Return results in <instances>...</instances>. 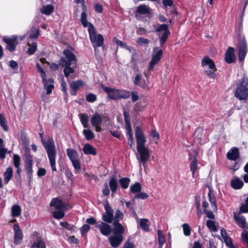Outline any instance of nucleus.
Instances as JSON below:
<instances>
[{
    "instance_id": "nucleus-34",
    "label": "nucleus",
    "mask_w": 248,
    "mask_h": 248,
    "mask_svg": "<svg viewBox=\"0 0 248 248\" xmlns=\"http://www.w3.org/2000/svg\"><path fill=\"white\" fill-rule=\"evenodd\" d=\"M80 120L83 126L85 128L88 126V116L86 114L81 113L79 114Z\"/></svg>"
},
{
    "instance_id": "nucleus-48",
    "label": "nucleus",
    "mask_w": 248,
    "mask_h": 248,
    "mask_svg": "<svg viewBox=\"0 0 248 248\" xmlns=\"http://www.w3.org/2000/svg\"><path fill=\"white\" fill-rule=\"evenodd\" d=\"M247 213H248V197L246 200L245 203L241 205L239 210V214Z\"/></svg>"
},
{
    "instance_id": "nucleus-22",
    "label": "nucleus",
    "mask_w": 248,
    "mask_h": 248,
    "mask_svg": "<svg viewBox=\"0 0 248 248\" xmlns=\"http://www.w3.org/2000/svg\"><path fill=\"white\" fill-rule=\"evenodd\" d=\"M134 84L135 85L139 86L142 88H146L148 85L145 80L142 78L141 75L140 74H137L136 76Z\"/></svg>"
},
{
    "instance_id": "nucleus-2",
    "label": "nucleus",
    "mask_w": 248,
    "mask_h": 248,
    "mask_svg": "<svg viewBox=\"0 0 248 248\" xmlns=\"http://www.w3.org/2000/svg\"><path fill=\"white\" fill-rule=\"evenodd\" d=\"M235 96L240 100L248 99V79L243 78L237 85L234 92Z\"/></svg>"
},
{
    "instance_id": "nucleus-36",
    "label": "nucleus",
    "mask_w": 248,
    "mask_h": 248,
    "mask_svg": "<svg viewBox=\"0 0 248 248\" xmlns=\"http://www.w3.org/2000/svg\"><path fill=\"white\" fill-rule=\"evenodd\" d=\"M7 150L4 147L3 141L2 139L0 138V158L3 159L5 157L6 153Z\"/></svg>"
},
{
    "instance_id": "nucleus-27",
    "label": "nucleus",
    "mask_w": 248,
    "mask_h": 248,
    "mask_svg": "<svg viewBox=\"0 0 248 248\" xmlns=\"http://www.w3.org/2000/svg\"><path fill=\"white\" fill-rule=\"evenodd\" d=\"M234 218L236 221L237 224L241 228H247L246 219L244 217H238L236 215L234 216Z\"/></svg>"
},
{
    "instance_id": "nucleus-35",
    "label": "nucleus",
    "mask_w": 248,
    "mask_h": 248,
    "mask_svg": "<svg viewBox=\"0 0 248 248\" xmlns=\"http://www.w3.org/2000/svg\"><path fill=\"white\" fill-rule=\"evenodd\" d=\"M158 234V241L159 245L160 248H161L163 245L165 243L166 241V239L164 235L161 230H158L157 232Z\"/></svg>"
},
{
    "instance_id": "nucleus-57",
    "label": "nucleus",
    "mask_w": 248,
    "mask_h": 248,
    "mask_svg": "<svg viewBox=\"0 0 248 248\" xmlns=\"http://www.w3.org/2000/svg\"><path fill=\"white\" fill-rule=\"evenodd\" d=\"M14 164L16 168H18L20 166V158L17 155H14Z\"/></svg>"
},
{
    "instance_id": "nucleus-63",
    "label": "nucleus",
    "mask_w": 248,
    "mask_h": 248,
    "mask_svg": "<svg viewBox=\"0 0 248 248\" xmlns=\"http://www.w3.org/2000/svg\"><path fill=\"white\" fill-rule=\"evenodd\" d=\"M90 229V227L87 224L84 225L80 229V232L82 235L86 233Z\"/></svg>"
},
{
    "instance_id": "nucleus-18",
    "label": "nucleus",
    "mask_w": 248,
    "mask_h": 248,
    "mask_svg": "<svg viewBox=\"0 0 248 248\" xmlns=\"http://www.w3.org/2000/svg\"><path fill=\"white\" fill-rule=\"evenodd\" d=\"M42 80L44 83V89L46 91V94H49L52 93V90L54 88L53 84L54 80L52 78L46 79V77L42 78Z\"/></svg>"
},
{
    "instance_id": "nucleus-59",
    "label": "nucleus",
    "mask_w": 248,
    "mask_h": 248,
    "mask_svg": "<svg viewBox=\"0 0 248 248\" xmlns=\"http://www.w3.org/2000/svg\"><path fill=\"white\" fill-rule=\"evenodd\" d=\"M125 205L127 208L130 209V210L131 211L133 215L136 217L137 216V214L135 211L134 206L132 205L131 202L129 201L125 202Z\"/></svg>"
},
{
    "instance_id": "nucleus-12",
    "label": "nucleus",
    "mask_w": 248,
    "mask_h": 248,
    "mask_svg": "<svg viewBox=\"0 0 248 248\" xmlns=\"http://www.w3.org/2000/svg\"><path fill=\"white\" fill-rule=\"evenodd\" d=\"M3 40L7 44V49L11 52L15 49L16 46L18 44L17 37L15 36L10 38L4 37Z\"/></svg>"
},
{
    "instance_id": "nucleus-43",
    "label": "nucleus",
    "mask_w": 248,
    "mask_h": 248,
    "mask_svg": "<svg viewBox=\"0 0 248 248\" xmlns=\"http://www.w3.org/2000/svg\"><path fill=\"white\" fill-rule=\"evenodd\" d=\"M83 85V82L81 80H77L72 82L70 84L71 87L73 90L77 91L79 87Z\"/></svg>"
},
{
    "instance_id": "nucleus-46",
    "label": "nucleus",
    "mask_w": 248,
    "mask_h": 248,
    "mask_svg": "<svg viewBox=\"0 0 248 248\" xmlns=\"http://www.w3.org/2000/svg\"><path fill=\"white\" fill-rule=\"evenodd\" d=\"M130 96V93L126 91H120L119 90L118 99L123 98L127 99Z\"/></svg>"
},
{
    "instance_id": "nucleus-17",
    "label": "nucleus",
    "mask_w": 248,
    "mask_h": 248,
    "mask_svg": "<svg viewBox=\"0 0 248 248\" xmlns=\"http://www.w3.org/2000/svg\"><path fill=\"white\" fill-rule=\"evenodd\" d=\"M247 52V46L246 41L244 38H243L239 45V60L240 61L242 62L244 60Z\"/></svg>"
},
{
    "instance_id": "nucleus-10",
    "label": "nucleus",
    "mask_w": 248,
    "mask_h": 248,
    "mask_svg": "<svg viewBox=\"0 0 248 248\" xmlns=\"http://www.w3.org/2000/svg\"><path fill=\"white\" fill-rule=\"evenodd\" d=\"M25 157L26 173L28 177L31 178L32 173V156L31 155L29 151H26Z\"/></svg>"
},
{
    "instance_id": "nucleus-55",
    "label": "nucleus",
    "mask_w": 248,
    "mask_h": 248,
    "mask_svg": "<svg viewBox=\"0 0 248 248\" xmlns=\"http://www.w3.org/2000/svg\"><path fill=\"white\" fill-rule=\"evenodd\" d=\"M64 210H59L58 211H54L53 213V216L57 219H61L64 216Z\"/></svg>"
},
{
    "instance_id": "nucleus-11",
    "label": "nucleus",
    "mask_w": 248,
    "mask_h": 248,
    "mask_svg": "<svg viewBox=\"0 0 248 248\" xmlns=\"http://www.w3.org/2000/svg\"><path fill=\"white\" fill-rule=\"evenodd\" d=\"M135 136L137 141V147L145 146L146 139L143 131L139 127L136 128Z\"/></svg>"
},
{
    "instance_id": "nucleus-20",
    "label": "nucleus",
    "mask_w": 248,
    "mask_h": 248,
    "mask_svg": "<svg viewBox=\"0 0 248 248\" xmlns=\"http://www.w3.org/2000/svg\"><path fill=\"white\" fill-rule=\"evenodd\" d=\"M50 205L54 207L56 209L58 210H65L66 208L65 204L58 198L53 199Z\"/></svg>"
},
{
    "instance_id": "nucleus-9",
    "label": "nucleus",
    "mask_w": 248,
    "mask_h": 248,
    "mask_svg": "<svg viewBox=\"0 0 248 248\" xmlns=\"http://www.w3.org/2000/svg\"><path fill=\"white\" fill-rule=\"evenodd\" d=\"M104 207L105 212L102 215V219L105 222L111 223L114 218L113 211L108 201L104 203Z\"/></svg>"
},
{
    "instance_id": "nucleus-47",
    "label": "nucleus",
    "mask_w": 248,
    "mask_h": 248,
    "mask_svg": "<svg viewBox=\"0 0 248 248\" xmlns=\"http://www.w3.org/2000/svg\"><path fill=\"white\" fill-rule=\"evenodd\" d=\"M83 134L87 140H90L94 137V134L93 132L89 129H85L83 131Z\"/></svg>"
},
{
    "instance_id": "nucleus-26",
    "label": "nucleus",
    "mask_w": 248,
    "mask_h": 248,
    "mask_svg": "<svg viewBox=\"0 0 248 248\" xmlns=\"http://www.w3.org/2000/svg\"><path fill=\"white\" fill-rule=\"evenodd\" d=\"M4 182L5 184H7L11 179L13 176V169L12 167H8L4 173Z\"/></svg>"
},
{
    "instance_id": "nucleus-16",
    "label": "nucleus",
    "mask_w": 248,
    "mask_h": 248,
    "mask_svg": "<svg viewBox=\"0 0 248 248\" xmlns=\"http://www.w3.org/2000/svg\"><path fill=\"white\" fill-rule=\"evenodd\" d=\"M102 88L107 93L108 97L110 99H118L119 90L106 87L103 85H102Z\"/></svg>"
},
{
    "instance_id": "nucleus-25",
    "label": "nucleus",
    "mask_w": 248,
    "mask_h": 248,
    "mask_svg": "<svg viewBox=\"0 0 248 248\" xmlns=\"http://www.w3.org/2000/svg\"><path fill=\"white\" fill-rule=\"evenodd\" d=\"M54 6L51 4L44 5L40 9V12L46 16L50 15L54 11Z\"/></svg>"
},
{
    "instance_id": "nucleus-7",
    "label": "nucleus",
    "mask_w": 248,
    "mask_h": 248,
    "mask_svg": "<svg viewBox=\"0 0 248 248\" xmlns=\"http://www.w3.org/2000/svg\"><path fill=\"white\" fill-rule=\"evenodd\" d=\"M138 153L136 155L137 158L140 164H145L150 158V151L149 149L145 146L137 147Z\"/></svg>"
},
{
    "instance_id": "nucleus-39",
    "label": "nucleus",
    "mask_w": 248,
    "mask_h": 248,
    "mask_svg": "<svg viewBox=\"0 0 248 248\" xmlns=\"http://www.w3.org/2000/svg\"><path fill=\"white\" fill-rule=\"evenodd\" d=\"M140 226L142 229L144 231H149V223L148 220L146 218L141 219L140 222Z\"/></svg>"
},
{
    "instance_id": "nucleus-8",
    "label": "nucleus",
    "mask_w": 248,
    "mask_h": 248,
    "mask_svg": "<svg viewBox=\"0 0 248 248\" xmlns=\"http://www.w3.org/2000/svg\"><path fill=\"white\" fill-rule=\"evenodd\" d=\"M168 28L169 27L168 25L162 24L159 25L155 29L156 31L157 32H160L161 31H164L163 33L161 35L160 34L158 35L159 38L160 47H162L164 46L170 34V31Z\"/></svg>"
},
{
    "instance_id": "nucleus-62",
    "label": "nucleus",
    "mask_w": 248,
    "mask_h": 248,
    "mask_svg": "<svg viewBox=\"0 0 248 248\" xmlns=\"http://www.w3.org/2000/svg\"><path fill=\"white\" fill-rule=\"evenodd\" d=\"M150 134L153 138H155V143H157V140L159 139V135L158 132L152 130L150 132Z\"/></svg>"
},
{
    "instance_id": "nucleus-60",
    "label": "nucleus",
    "mask_w": 248,
    "mask_h": 248,
    "mask_svg": "<svg viewBox=\"0 0 248 248\" xmlns=\"http://www.w3.org/2000/svg\"><path fill=\"white\" fill-rule=\"evenodd\" d=\"M224 241L226 244V245L229 248H235L233 247L232 243V241L231 238L230 237H227L226 238L224 239Z\"/></svg>"
},
{
    "instance_id": "nucleus-38",
    "label": "nucleus",
    "mask_w": 248,
    "mask_h": 248,
    "mask_svg": "<svg viewBox=\"0 0 248 248\" xmlns=\"http://www.w3.org/2000/svg\"><path fill=\"white\" fill-rule=\"evenodd\" d=\"M21 208L18 205H14L12 207V215L13 217H18L21 214Z\"/></svg>"
},
{
    "instance_id": "nucleus-23",
    "label": "nucleus",
    "mask_w": 248,
    "mask_h": 248,
    "mask_svg": "<svg viewBox=\"0 0 248 248\" xmlns=\"http://www.w3.org/2000/svg\"><path fill=\"white\" fill-rule=\"evenodd\" d=\"M227 157L229 160H235L239 157V150L237 148L231 149L227 154Z\"/></svg>"
},
{
    "instance_id": "nucleus-50",
    "label": "nucleus",
    "mask_w": 248,
    "mask_h": 248,
    "mask_svg": "<svg viewBox=\"0 0 248 248\" xmlns=\"http://www.w3.org/2000/svg\"><path fill=\"white\" fill-rule=\"evenodd\" d=\"M71 66H64L65 68L63 70L64 76L67 78H69V76L71 74L74 72V70L73 68L70 67Z\"/></svg>"
},
{
    "instance_id": "nucleus-42",
    "label": "nucleus",
    "mask_w": 248,
    "mask_h": 248,
    "mask_svg": "<svg viewBox=\"0 0 248 248\" xmlns=\"http://www.w3.org/2000/svg\"><path fill=\"white\" fill-rule=\"evenodd\" d=\"M136 42L139 45L145 46H147L150 43L148 39L142 37L138 38Z\"/></svg>"
},
{
    "instance_id": "nucleus-56",
    "label": "nucleus",
    "mask_w": 248,
    "mask_h": 248,
    "mask_svg": "<svg viewBox=\"0 0 248 248\" xmlns=\"http://www.w3.org/2000/svg\"><path fill=\"white\" fill-rule=\"evenodd\" d=\"M148 195L145 192H140L134 197V199H140L145 200L148 198Z\"/></svg>"
},
{
    "instance_id": "nucleus-32",
    "label": "nucleus",
    "mask_w": 248,
    "mask_h": 248,
    "mask_svg": "<svg viewBox=\"0 0 248 248\" xmlns=\"http://www.w3.org/2000/svg\"><path fill=\"white\" fill-rule=\"evenodd\" d=\"M209 200L210 202L211 206L214 210H217V207L216 205V201L214 194L211 191L208 193Z\"/></svg>"
},
{
    "instance_id": "nucleus-61",
    "label": "nucleus",
    "mask_w": 248,
    "mask_h": 248,
    "mask_svg": "<svg viewBox=\"0 0 248 248\" xmlns=\"http://www.w3.org/2000/svg\"><path fill=\"white\" fill-rule=\"evenodd\" d=\"M86 100L89 102H93L96 100V96L93 93H90L86 96Z\"/></svg>"
},
{
    "instance_id": "nucleus-30",
    "label": "nucleus",
    "mask_w": 248,
    "mask_h": 248,
    "mask_svg": "<svg viewBox=\"0 0 248 248\" xmlns=\"http://www.w3.org/2000/svg\"><path fill=\"white\" fill-rule=\"evenodd\" d=\"M114 226V233L115 234L118 235L121 234L124 232V228L123 226L119 222H113Z\"/></svg>"
},
{
    "instance_id": "nucleus-24",
    "label": "nucleus",
    "mask_w": 248,
    "mask_h": 248,
    "mask_svg": "<svg viewBox=\"0 0 248 248\" xmlns=\"http://www.w3.org/2000/svg\"><path fill=\"white\" fill-rule=\"evenodd\" d=\"M83 151L86 155H96L95 149L91 144L86 143L84 145Z\"/></svg>"
},
{
    "instance_id": "nucleus-28",
    "label": "nucleus",
    "mask_w": 248,
    "mask_h": 248,
    "mask_svg": "<svg viewBox=\"0 0 248 248\" xmlns=\"http://www.w3.org/2000/svg\"><path fill=\"white\" fill-rule=\"evenodd\" d=\"M243 181L239 178L233 179L231 182V186L234 189H239L243 186Z\"/></svg>"
},
{
    "instance_id": "nucleus-40",
    "label": "nucleus",
    "mask_w": 248,
    "mask_h": 248,
    "mask_svg": "<svg viewBox=\"0 0 248 248\" xmlns=\"http://www.w3.org/2000/svg\"><path fill=\"white\" fill-rule=\"evenodd\" d=\"M141 187L139 183H136L130 186V190L133 193H138L141 191Z\"/></svg>"
},
{
    "instance_id": "nucleus-1",
    "label": "nucleus",
    "mask_w": 248,
    "mask_h": 248,
    "mask_svg": "<svg viewBox=\"0 0 248 248\" xmlns=\"http://www.w3.org/2000/svg\"><path fill=\"white\" fill-rule=\"evenodd\" d=\"M42 142L46 150L51 170L53 171H56V159L57 151L54 141L52 138H49L46 140L43 138L42 134H40Z\"/></svg>"
},
{
    "instance_id": "nucleus-53",
    "label": "nucleus",
    "mask_w": 248,
    "mask_h": 248,
    "mask_svg": "<svg viewBox=\"0 0 248 248\" xmlns=\"http://www.w3.org/2000/svg\"><path fill=\"white\" fill-rule=\"evenodd\" d=\"M46 248L45 243L41 240H39L32 245V248Z\"/></svg>"
},
{
    "instance_id": "nucleus-52",
    "label": "nucleus",
    "mask_w": 248,
    "mask_h": 248,
    "mask_svg": "<svg viewBox=\"0 0 248 248\" xmlns=\"http://www.w3.org/2000/svg\"><path fill=\"white\" fill-rule=\"evenodd\" d=\"M29 46V47L28 49L27 52L30 55H31L33 54L37 49V46L35 43H32L31 45H30L29 43L28 44Z\"/></svg>"
},
{
    "instance_id": "nucleus-49",
    "label": "nucleus",
    "mask_w": 248,
    "mask_h": 248,
    "mask_svg": "<svg viewBox=\"0 0 248 248\" xmlns=\"http://www.w3.org/2000/svg\"><path fill=\"white\" fill-rule=\"evenodd\" d=\"M184 234L186 236H189L191 234V229L189 225L187 223H184L182 225Z\"/></svg>"
},
{
    "instance_id": "nucleus-5",
    "label": "nucleus",
    "mask_w": 248,
    "mask_h": 248,
    "mask_svg": "<svg viewBox=\"0 0 248 248\" xmlns=\"http://www.w3.org/2000/svg\"><path fill=\"white\" fill-rule=\"evenodd\" d=\"M64 57L61 58L59 65L62 67L71 66L76 63V58L75 55L68 49L63 51Z\"/></svg>"
},
{
    "instance_id": "nucleus-45",
    "label": "nucleus",
    "mask_w": 248,
    "mask_h": 248,
    "mask_svg": "<svg viewBox=\"0 0 248 248\" xmlns=\"http://www.w3.org/2000/svg\"><path fill=\"white\" fill-rule=\"evenodd\" d=\"M119 182L122 187L124 189H126L129 186L130 179L128 178H123L120 179Z\"/></svg>"
},
{
    "instance_id": "nucleus-64",
    "label": "nucleus",
    "mask_w": 248,
    "mask_h": 248,
    "mask_svg": "<svg viewBox=\"0 0 248 248\" xmlns=\"http://www.w3.org/2000/svg\"><path fill=\"white\" fill-rule=\"evenodd\" d=\"M242 238L243 241L246 244H248V232L244 231L242 233Z\"/></svg>"
},
{
    "instance_id": "nucleus-44",
    "label": "nucleus",
    "mask_w": 248,
    "mask_h": 248,
    "mask_svg": "<svg viewBox=\"0 0 248 248\" xmlns=\"http://www.w3.org/2000/svg\"><path fill=\"white\" fill-rule=\"evenodd\" d=\"M206 225L211 231L214 232H217V229L214 221L208 220L206 222Z\"/></svg>"
},
{
    "instance_id": "nucleus-33",
    "label": "nucleus",
    "mask_w": 248,
    "mask_h": 248,
    "mask_svg": "<svg viewBox=\"0 0 248 248\" xmlns=\"http://www.w3.org/2000/svg\"><path fill=\"white\" fill-rule=\"evenodd\" d=\"M124 217V215L123 212L119 209L116 210L113 218V222H119V221L123 219Z\"/></svg>"
},
{
    "instance_id": "nucleus-21",
    "label": "nucleus",
    "mask_w": 248,
    "mask_h": 248,
    "mask_svg": "<svg viewBox=\"0 0 248 248\" xmlns=\"http://www.w3.org/2000/svg\"><path fill=\"white\" fill-rule=\"evenodd\" d=\"M225 61L228 63H231L234 62L235 61V55H234V49L232 47H230L226 52Z\"/></svg>"
},
{
    "instance_id": "nucleus-58",
    "label": "nucleus",
    "mask_w": 248,
    "mask_h": 248,
    "mask_svg": "<svg viewBox=\"0 0 248 248\" xmlns=\"http://www.w3.org/2000/svg\"><path fill=\"white\" fill-rule=\"evenodd\" d=\"M72 165L74 168L77 171H78L81 169V166L79 160L77 159L71 161Z\"/></svg>"
},
{
    "instance_id": "nucleus-3",
    "label": "nucleus",
    "mask_w": 248,
    "mask_h": 248,
    "mask_svg": "<svg viewBox=\"0 0 248 248\" xmlns=\"http://www.w3.org/2000/svg\"><path fill=\"white\" fill-rule=\"evenodd\" d=\"M202 65L204 70L205 75L209 78L215 79L216 77V72L217 69L214 62L208 56L203 57L202 61Z\"/></svg>"
},
{
    "instance_id": "nucleus-14",
    "label": "nucleus",
    "mask_w": 248,
    "mask_h": 248,
    "mask_svg": "<svg viewBox=\"0 0 248 248\" xmlns=\"http://www.w3.org/2000/svg\"><path fill=\"white\" fill-rule=\"evenodd\" d=\"M123 237L121 234L111 235L108 238V241L111 246L113 248H117L122 243Z\"/></svg>"
},
{
    "instance_id": "nucleus-31",
    "label": "nucleus",
    "mask_w": 248,
    "mask_h": 248,
    "mask_svg": "<svg viewBox=\"0 0 248 248\" xmlns=\"http://www.w3.org/2000/svg\"><path fill=\"white\" fill-rule=\"evenodd\" d=\"M109 186L112 192H115L118 186V183L114 176H112L109 181Z\"/></svg>"
},
{
    "instance_id": "nucleus-54",
    "label": "nucleus",
    "mask_w": 248,
    "mask_h": 248,
    "mask_svg": "<svg viewBox=\"0 0 248 248\" xmlns=\"http://www.w3.org/2000/svg\"><path fill=\"white\" fill-rule=\"evenodd\" d=\"M197 169V161L195 158L192 161L190 164V169L191 171L192 172V175L194 177L195 172Z\"/></svg>"
},
{
    "instance_id": "nucleus-13",
    "label": "nucleus",
    "mask_w": 248,
    "mask_h": 248,
    "mask_svg": "<svg viewBox=\"0 0 248 248\" xmlns=\"http://www.w3.org/2000/svg\"><path fill=\"white\" fill-rule=\"evenodd\" d=\"M96 227L98 228L101 233L105 236L108 235L111 232L110 226L106 222L100 221L96 225Z\"/></svg>"
},
{
    "instance_id": "nucleus-6",
    "label": "nucleus",
    "mask_w": 248,
    "mask_h": 248,
    "mask_svg": "<svg viewBox=\"0 0 248 248\" xmlns=\"http://www.w3.org/2000/svg\"><path fill=\"white\" fill-rule=\"evenodd\" d=\"M163 56V51L158 47L154 48L152 54L151 60L149 63L148 69L152 71L154 69L155 65L157 64Z\"/></svg>"
},
{
    "instance_id": "nucleus-51",
    "label": "nucleus",
    "mask_w": 248,
    "mask_h": 248,
    "mask_svg": "<svg viewBox=\"0 0 248 248\" xmlns=\"http://www.w3.org/2000/svg\"><path fill=\"white\" fill-rule=\"evenodd\" d=\"M86 17H87V15H86L85 11L83 10V11L82 12V13H81V15L80 20H81V22L83 26L84 27H86L88 25V23L87 21Z\"/></svg>"
},
{
    "instance_id": "nucleus-19",
    "label": "nucleus",
    "mask_w": 248,
    "mask_h": 248,
    "mask_svg": "<svg viewBox=\"0 0 248 248\" xmlns=\"http://www.w3.org/2000/svg\"><path fill=\"white\" fill-rule=\"evenodd\" d=\"M14 242L18 245L21 243L23 238L22 232L18 225L16 224L14 226Z\"/></svg>"
},
{
    "instance_id": "nucleus-29",
    "label": "nucleus",
    "mask_w": 248,
    "mask_h": 248,
    "mask_svg": "<svg viewBox=\"0 0 248 248\" xmlns=\"http://www.w3.org/2000/svg\"><path fill=\"white\" fill-rule=\"evenodd\" d=\"M67 155L71 161L78 159V154L74 149L68 148L66 150Z\"/></svg>"
},
{
    "instance_id": "nucleus-41",
    "label": "nucleus",
    "mask_w": 248,
    "mask_h": 248,
    "mask_svg": "<svg viewBox=\"0 0 248 248\" xmlns=\"http://www.w3.org/2000/svg\"><path fill=\"white\" fill-rule=\"evenodd\" d=\"M0 125L5 131H8V126L7 124V122L2 114H0Z\"/></svg>"
},
{
    "instance_id": "nucleus-15",
    "label": "nucleus",
    "mask_w": 248,
    "mask_h": 248,
    "mask_svg": "<svg viewBox=\"0 0 248 248\" xmlns=\"http://www.w3.org/2000/svg\"><path fill=\"white\" fill-rule=\"evenodd\" d=\"M102 118L99 114L98 113H94L91 119V124L95 128V130L97 132H100L102 130L100 126Z\"/></svg>"
},
{
    "instance_id": "nucleus-37",
    "label": "nucleus",
    "mask_w": 248,
    "mask_h": 248,
    "mask_svg": "<svg viewBox=\"0 0 248 248\" xmlns=\"http://www.w3.org/2000/svg\"><path fill=\"white\" fill-rule=\"evenodd\" d=\"M137 12L140 14H146L150 12L149 8L145 5H140L137 8Z\"/></svg>"
},
{
    "instance_id": "nucleus-4",
    "label": "nucleus",
    "mask_w": 248,
    "mask_h": 248,
    "mask_svg": "<svg viewBox=\"0 0 248 248\" xmlns=\"http://www.w3.org/2000/svg\"><path fill=\"white\" fill-rule=\"evenodd\" d=\"M88 31L90 34V38L93 43L94 49L96 47H99L103 45L104 38L101 34H96L93 24L89 25Z\"/></svg>"
}]
</instances>
